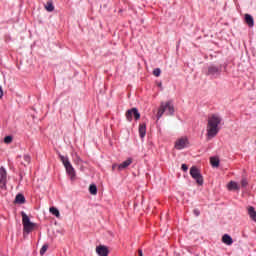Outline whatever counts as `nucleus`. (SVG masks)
<instances>
[{
	"instance_id": "obj_1",
	"label": "nucleus",
	"mask_w": 256,
	"mask_h": 256,
	"mask_svg": "<svg viewBox=\"0 0 256 256\" xmlns=\"http://www.w3.org/2000/svg\"><path fill=\"white\" fill-rule=\"evenodd\" d=\"M221 117L217 114H212L209 118H208V123H207V134L206 137L208 140H211L215 137H217V134L220 131L219 125H221Z\"/></svg>"
},
{
	"instance_id": "obj_2",
	"label": "nucleus",
	"mask_w": 256,
	"mask_h": 256,
	"mask_svg": "<svg viewBox=\"0 0 256 256\" xmlns=\"http://www.w3.org/2000/svg\"><path fill=\"white\" fill-rule=\"evenodd\" d=\"M167 113V115H173L175 113V107L173 106V102L168 101L166 103H161L160 108L158 110V119L163 117V113Z\"/></svg>"
},
{
	"instance_id": "obj_3",
	"label": "nucleus",
	"mask_w": 256,
	"mask_h": 256,
	"mask_svg": "<svg viewBox=\"0 0 256 256\" xmlns=\"http://www.w3.org/2000/svg\"><path fill=\"white\" fill-rule=\"evenodd\" d=\"M22 215V225H23V231L24 233H31V231H33V229H35V223L31 222V220L29 219V216H27V214H25V212L21 213Z\"/></svg>"
},
{
	"instance_id": "obj_4",
	"label": "nucleus",
	"mask_w": 256,
	"mask_h": 256,
	"mask_svg": "<svg viewBox=\"0 0 256 256\" xmlns=\"http://www.w3.org/2000/svg\"><path fill=\"white\" fill-rule=\"evenodd\" d=\"M60 161H62L67 174L71 177V179L75 178V168H73V165H71V162L69 161L68 157H65L63 155H59Z\"/></svg>"
},
{
	"instance_id": "obj_5",
	"label": "nucleus",
	"mask_w": 256,
	"mask_h": 256,
	"mask_svg": "<svg viewBox=\"0 0 256 256\" xmlns=\"http://www.w3.org/2000/svg\"><path fill=\"white\" fill-rule=\"evenodd\" d=\"M190 175L192 179H195L197 185H203V175H201V172L197 167H191L190 168Z\"/></svg>"
},
{
	"instance_id": "obj_6",
	"label": "nucleus",
	"mask_w": 256,
	"mask_h": 256,
	"mask_svg": "<svg viewBox=\"0 0 256 256\" xmlns=\"http://www.w3.org/2000/svg\"><path fill=\"white\" fill-rule=\"evenodd\" d=\"M188 146H189V139H187V137L184 136L176 140L174 147L178 151H181V149H185V147H188Z\"/></svg>"
},
{
	"instance_id": "obj_7",
	"label": "nucleus",
	"mask_w": 256,
	"mask_h": 256,
	"mask_svg": "<svg viewBox=\"0 0 256 256\" xmlns=\"http://www.w3.org/2000/svg\"><path fill=\"white\" fill-rule=\"evenodd\" d=\"M0 187L1 189L7 187V170L4 167L0 168Z\"/></svg>"
},
{
	"instance_id": "obj_8",
	"label": "nucleus",
	"mask_w": 256,
	"mask_h": 256,
	"mask_svg": "<svg viewBox=\"0 0 256 256\" xmlns=\"http://www.w3.org/2000/svg\"><path fill=\"white\" fill-rule=\"evenodd\" d=\"M206 75H211L212 77H219L221 75V68L217 66H209Z\"/></svg>"
},
{
	"instance_id": "obj_9",
	"label": "nucleus",
	"mask_w": 256,
	"mask_h": 256,
	"mask_svg": "<svg viewBox=\"0 0 256 256\" xmlns=\"http://www.w3.org/2000/svg\"><path fill=\"white\" fill-rule=\"evenodd\" d=\"M96 253L99 256H109V249L107 248V246L100 245L96 247Z\"/></svg>"
},
{
	"instance_id": "obj_10",
	"label": "nucleus",
	"mask_w": 256,
	"mask_h": 256,
	"mask_svg": "<svg viewBox=\"0 0 256 256\" xmlns=\"http://www.w3.org/2000/svg\"><path fill=\"white\" fill-rule=\"evenodd\" d=\"M127 167H129V160L124 161L122 164L118 165V164H114L112 166L113 171H116V169L118 171H123L124 169H127Z\"/></svg>"
},
{
	"instance_id": "obj_11",
	"label": "nucleus",
	"mask_w": 256,
	"mask_h": 256,
	"mask_svg": "<svg viewBox=\"0 0 256 256\" xmlns=\"http://www.w3.org/2000/svg\"><path fill=\"white\" fill-rule=\"evenodd\" d=\"M147 135V125L145 124H140L139 125V136L141 139H143Z\"/></svg>"
},
{
	"instance_id": "obj_12",
	"label": "nucleus",
	"mask_w": 256,
	"mask_h": 256,
	"mask_svg": "<svg viewBox=\"0 0 256 256\" xmlns=\"http://www.w3.org/2000/svg\"><path fill=\"white\" fill-rule=\"evenodd\" d=\"M248 215H249L250 219H252V221H255V223H256V211L253 206L248 207Z\"/></svg>"
},
{
	"instance_id": "obj_13",
	"label": "nucleus",
	"mask_w": 256,
	"mask_h": 256,
	"mask_svg": "<svg viewBox=\"0 0 256 256\" xmlns=\"http://www.w3.org/2000/svg\"><path fill=\"white\" fill-rule=\"evenodd\" d=\"M222 243L225 245H233V238H231L228 234H224L222 236Z\"/></svg>"
},
{
	"instance_id": "obj_14",
	"label": "nucleus",
	"mask_w": 256,
	"mask_h": 256,
	"mask_svg": "<svg viewBox=\"0 0 256 256\" xmlns=\"http://www.w3.org/2000/svg\"><path fill=\"white\" fill-rule=\"evenodd\" d=\"M245 21L248 26L253 27L255 25V20L253 19V16L250 14H245Z\"/></svg>"
},
{
	"instance_id": "obj_15",
	"label": "nucleus",
	"mask_w": 256,
	"mask_h": 256,
	"mask_svg": "<svg viewBox=\"0 0 256 256\" xmlns=\"http://www.w3.org/2000/svg\"><path fill=\"white\" fill-rule=\"evenodd\" d=\"M228 189L229 191H239V184H237V182L230 181L228 183Z\"/></svg>"
},
{
	"instance_id": "obj_16",
	"label": "nucleus",
	"mask_w": 256,
	"mask_h": 256,
	"mask_svg": "<svg viewBox=\"0 0 256 256\" xmlns=\"http://www.w3.org/2000/svg\"><path fill=\"white\" fill-rule=\"evenodd\" d=\"M14 203H17L19 205H23V203H25V196H23V194H18L15 198Z\"/></svg>"
},
{
	"instance_id": "obj_17",
	"label": "nucleus",
	"mask_w": 256,
	"mask_h": 256,
	"mask_svg": "<svg viewBox=\"0 0 256 256\" xmlns=\"http://www.w3.org/2000/svg\"><path fill=\"white\" fill-rule=\"evenodd\" d=\"M45 9H46V11H48L49 13L55 11V6H53V2H52V1H48V2L45 4Z\"/></svg>"
},
{
	"instance_id": "obj_18",
	"label": "nucleus",
	"mask_w": 256,
	"mask_h": 256,
	"mask_svg": "<svg viewBox=\"0 0 256 256\" xmlns=\"http://www.w3.org/2000/svg\"><path fill=\"white\" fill-rule=\"evenodd\" d=\"M49 211H50V213H51L52 215H54L55 217H57V218H60V217H61V214L59 213V210H58L57 208H55V207H50Z\"/></svg>"
},
{
	"instance_id": "obj_19",
	"label": "nucleus",
	"mask_w": 256,
	"mask_h": 256,
	"mask_svg": "<svg viewBox=\"0 0 256 256\" xmlns=\"http://www.w3.org/2000/svg\"><path fill=\"white\" fill-rule=\"evenodd\" d=\"M210 163H211L212 167H219V158L211 157Z\"/></svg>"
},
{
	"instance_id": "obj_20",
	"label": "nucleus",
	"mask_w": 256,
	"mask_h": 256,
	"mask_svg": "<svg viewBox=\"0 0 256 256\" xmlns=\"http://www.w3.org/2000/svg\"><path fill=\"white\" fill-rule=\"evenodd\" d=\"M89 193H90L91 195H97V185L91 184V185L89 186Z\"/></svg>"
},
{
	"instance_id": "obj_21",
	"label": "nucleus",
	"mask_w": 256,
	"mask_h": 256,
	"mask_svg": "<svg viewBox=\"0 0 256 256\" xmlns=\"http://www.w3.org/2000/svg\"><path fill=\"white\" fill-rule=\"evenodd\" d=\"M136 115H139V110L137 108H132L129 110L130 117H136Z\"/></svg>"
},
{
	"instance_id": "obj_22",
	"label": "nucleus",
	"mask_w": 256,
	"mask_h": 256,
	"mask_svg": "<svg viewBox=\"0 0 256 256\" xmlns=\"http://www.w3.org/2000/svg\"><path fill=\"white\" fill-rule=\"evenodd\" d=\"M24 159V165H29L31 163V156H29V154H26L23 156Z\"/></svg>"
},
{
	"instance_id": "obj_23",
	"label": "nucleus",
	"mask_w": 256,
	"mask_h": 256,
	"mask_svg": "<svg viewBox=\"0 0 256 256\" xmlns=\"http://www.w3.org/2000/svg\"><path fill=\"white\" fill-rule=\"evenodd\" d=\"M47 249H49V245L45 244L42 246V248L40 249V255H45V253H47Z\"/></svg>"
},
{
	"instance_id": "obj_24",
	"label": "nucleus",
	"mask_w": 256,
	"mask_h": 256,
	"mask_svg": "<svg viewBox=\"0 0 256 256\" xmlns=\"http://www.w3.org/2000/svg\"><path fill=\"white\" fill-rule=\"evenodd\" d=\"M12 141H13V137L11 136H6L4 138V143H6L7 145H9V143H12Z\"/></svg>"
},
{
	"instance_id": "obj_25",
	"label": "nucleus",
	"mask_w": 256,
	"mask_h": 256,
	"mask_svg": "<svg viewBox=\"0 0 256 256\" xmlns=\"http://www.w3.org/2000/svg\"><path fill=\"white\" fill-rule=\"evenodd\" d=\"M153 75L155 77H159L161 75V69H159V68L154 69L153 70Z\"/></svg>"
},
{
	"instance_id": "obj_26",
	"label": "nucleus",
	"mask_w": 256,
	"mask_h": 256,
	"mask_svg": "<svg viewBox=\"0 0 256 256\" xmlns=\"http://www.w3.org/2000/svg\"><path fill=\"white\" fill-rule=\"evenodd\" d=\"M247 185H248L247 179H245V178L242 179V180H241V186H242V187H247Z\"/></svg>"
},
{
	"instance_id": "obj_27",
	"label": "nucleus",
	"mask_w": 256,
	"mask_h": 256,
	"mask_svg": "<svg viewBox=\"0 0 256 256\" xmlns=\"http://www.w3.org/2000/svg\"><path fill=\"white\" fill-rule=\"evenodd\" d=\"M181 169L182 171L187 172L189 167L187 166V164H182Z\"/></svg>"
},
{
	"instance_id": "obj_28",
	"label": "nucleus",
	"mask_w": 256,
	"mask_h": 256,
	"mask_svg": "<svg viewBox=\"0 0 256 256\" xmlns=\"http://www.w3.org/2000/svg\"><path fill=\"white\" fill-rule=\"evenodd\" d=\"M0 99H3V88L0 86Z\"/></svg>"
},
{
	"instance_id": "obj_29",
	"label": "nucleus",
	"mask_w": 256,
	"mask_h": 256,
	"mask_svg": "<svg viewBox=\"0 0 256 256\" xmlns=\"http://www.w3.org/2000/svg\"><path fill=\"white\" fill-rule=\"evenodd\" d=\"M134 119H136V121H138V119H141V114L138 113V115L134 116Z\"/></svg>"
},
{
	"instance_id": "obj_30",
	"label": "nucleus",
	"mask_w": 256,
	"mask_h": 256,
	"mask_svg": "<svg viewBox=\"0 0 256 256\" xmlns=\"http://www.w3.org/2000/svg\"><path fill=\"white\" fill-rule=\"evenodd\" d=\"M194 214L196 215V217H199V210H194Z\"/></svg>"
},
{
	"instance_id": "obj_31",
	"label": "nucleus",
	"mask_w": 256,
	"mask_h": 256,
	"mask_svg": "<svg viewBox=\"0 0 256 256\" xmlns=\"http://www.w3.org/2000/svg\"><path fill=\"white\" fill-rule=\"evenodd\" d=\"M138 255H139V256H143V251L139 250V251H138Z\"/></svg>"
},
{
	"instance_id": "obj_32",
	"label": "nucleus",
	"mask_w": 256,
	"mask_h": 256,
	"mask_svg": "<svg viewBox=\"0 0 256 256\" xmlns=\"http://www.w3.org/2000/svg\"><path fill=\"white\" fill-rule=\"evenodd\" d=\"M126 117L129 119V110L126 111Z\"/></svg>"
},
{
	"instance_id": "obj_33",
	"label": "nucleus",
	"mask_w": 256,
	"mask_h": 256,
	"mask_svg": "<svg viewBox=\"0 0 256 256\" xmlns=\"http://www.w3.org/2000/svg\"><path fill=\"white\" fill-rule=\"evenodd\" d=\"M129 164L131 165V159H129Z\"/></svg>"
}]
</instances>
